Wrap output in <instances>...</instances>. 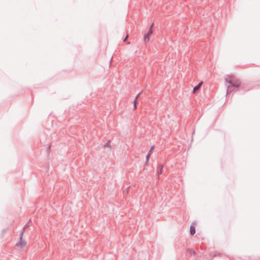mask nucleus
I'll return each instance as SVG.
<instances>
[{"instance_id":"obj_10","label":"nucleus","mask_w":260,"mask_h":260,"mask_svg":"<svg viewBox=\"0 0 260 260\" xmlns=\"http://www.w3.org/2000/svg\"><path fill=\"white\" fill-rule=\"evenodd\" d=\"M220 254V253L219 252H216L213 255L212 254H211V256H213V257H215V256H219Z\"/></svg>"},{"instance_id":"obj_5","label":"nucleus","mask_w":260,"mask_h":260,"mask_svg":"<svg viewBox=\"0 0 260 260\" xmlns=\"http://www.w3.org/2000/svg\"><path fill=\"white\" fill-rule=\"evenodd\" d=\"M164 168V165L161 164H159L157 165V168H156V173L157 175H159L162 174V170Z\"/></svg>"},{"instance_id":"obj_1","label":"nucleus","mask_w":260,"mask_h":260,"mask_svg":"<svg viewBox=\"0 0 260 260\" xmlns=\"http://www.w3.org/2000/svg\"><path fill=\"white\" fill-rule=\"evenodd\" d=\"M225 81L226 82L230 84V85L228 86V90H230V88L232 87L237 88V87H239L241 85V82L239 80H237V79L235 80L234 79L232 80V79H228L225 78Z\"/></svg>"},{"instance_id":"obj_7","label":"nucleus","mask_w":260,"mask_h":260,"mask_svg":"<svg viewBox=\"0 0 260 260\" xmlns=\"http://www.w3.org/2000/svg\"><path fill=\"white\" fill-rule=\"evenodd\" d=\"M189 233L191 235H193L196 233V228L193 224L190 226Z\"/></svg>"},{"instance_id":"obj_4","label":"nucleus","mask_w":260,"mask_h":260,"mask_svg":"<svg viewBox=\"0 0 260 260\" xmlns=\"http://www.w3.org/2000/svg\"><path fill=\"white\" fill-rule=\"evenodd\" d=\"M154 149V145H153L151 147L150 150H149L148 152L147 153L146 156V162L144 164V166H146L147 165L148 162L149 161V160L150 159V157L151 155V154L153 152V151Z\"/></svg>"},{"instance_id":"obj_2","label":"nucleus","mask_w":260,"mask_h":260,"mask_svg":"<svg viewBox=\"0 0 260 260\" xmlns=\"http://www.w3.org/2000/svg\"><path fill=\"white\" fill-rule=\"evenodd\" d=\"M23 233H20L19 236V242L16 244V246L20 247V248H23L26 245V242L23 239Z\"/></svg>"},{"instance_id":"obj_8","label":"nucleus","mask_w":260,"mask_h":260,"mask_svg":"<svg viewBox=\"0 0 260 260\" xmlns=\"http://www.w3.org/2000/svg\"><path fill=\"white\" fill-rule=\"evenodd\" d=\"M187 252L189 253L191 255H195L196 251L193 249H188L187 250Z\"/></svg>"},{"instance_id":"obj_16","label":"nucleus","mask_w":260,"mask_h":260,"mask_svg":"<svg viewBox=\"0 0 260 260\" xmlns=\"http://www.w3.org/2000/svg\"><path fill=\"white\" fill-rule=\"evenodd\" d=\"M134 109L136 110L137 109V105L136 104H134Z\"/></svg>"},{"instance_id":"obj_9","label":"nucleus","mask_w":260,"mask_h":260,"mask_svg":"<svg viewBox=\"0 0 260 260\" xmlns=\"http://www.w3.org/2000/svg\"><path fill=\"white\" fill-rule=\"evenodd\" d=\"M110 143H111V140H109V141H108V142L106 144H105L104 145V147H111Z\"/></svg>"},{"instance_id":"obj_6","label":"nucleus","mask_w":260,"mask_h":260,"mask_svg":"<svg viewBox=\"0 0 260 260\" xmlns=\"http://www.w3.org/2000/svg\"><path fill=\"white\" fill-rule=\"evenodd\" d=\"M203 84V82H200L197 85L193 87L192 90L193 93H196L200 89L201 87Z\"/></svg>"},{"instance_id":"obj_14","label":"nucleus","mask_w":260,"mask_h":260,"mask_svg":"<svg viewBox=\"0 0 260 260\" xmlns=\"http://www.w3.org/2000/svg\"><path fill=\"white\" fill-rule=\"evenodd\" d=\"M134 104H136L137 105V99H134Z\"/></svg>"},{"instance_id":"obj_12","label":"nucleus","mask_w":260,"mask_h":260,"mask_svg":"<svg viewBox=\"0 0 260 260\" xmlns=\"http://www.w3.org/2000/svg\"><path fill=\"white\" fill-rule=\"evenodd\" d=\"M128 37V34H127V35L126 36V37H125V38L123 39V41L124 42H125L126 41V40H127V39Z\"/></svg>"},{"instance_id":"obj_15","label":"nucleus","mask_w":260,"mask_h":260,"mask_svg":"<svg viewBox=\"0 0 260 260\" xmlns=\"http://www.w3.org/2000/svg\"><path fill=\"white\" fill-rule=\"evenodd\" d=\"M141 94V92L138 93L137 96L135 98V99H138V97L139 96L140 94Z\"/></svg>"},{"instance_id":"obj_3","label":"nucleus","mask_w":260,"mask_h":260,"mask_svg":"<svg viewBox=\"0 0 260 260\" xmlns=\"http://www.w3.org/2000/svg\"><path fill=\"white\" fill-rule=\"evenodd\" d=\"M153 33V30H151V29H149L147 32L144 35L143 37V41H144L145 43L146 44L147 43L149 42L150 41V36L151 35H152Z\"/></svg>"},{"instance_id":"obj_13","label":"nucleus","mask_w":260,"mask_h":260,"mask_svg":"<svg viewBox=\"0 0 260 260\" xmlns=\"http://www.w3.org/2000/svg\"><path fill=\"white\" fill-rule=\"evenodd\" d=\"M25 226H24V227L22 228V230H21V233H23V235H24V232H25Z\"/></svg>"},{"instance_id":"obj_11","label":"nucleus","mask_w":260,"mask_h":260,"mask_svg":"<svg viewBox=\"0 0 260 260\" xmlns=\"http://www.w3.org/2000/svg\"><path fill=\"white\" fill-rule=\"evenodd\" d=\"M154 23H152L150 25V27H149V29H151V30H153V27H154Z\"/></svg>"},{"instance_id":"obj_17","label":"nucleus","mask_w":260,"mask_h":260,"mask_svg":"<svg viewBox=\"0 0 260 260\" xmlns=\"http://www.w3.org/2000/svg\"><path fill=\"white\" fill-rule=\"evenodd\" d=\"M127 44H130V42H128L127 43Z\"/></svg>"}]
</instances>
